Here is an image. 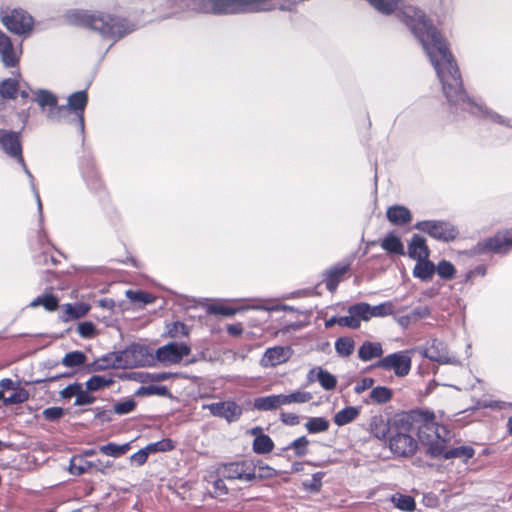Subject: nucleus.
<instances>
[{"mask_svg":"<svg viewBox=\"0 0 512 512\" xmlns=\"http://www.w3.org/2000/svg\"><path fill=\"white\" fill-rule=\"evenodd\" d=\"M366 1L385 16L400 11L403 21L419 40L434 67L452 114L465 117L467 113L512 128V119L505 118L467 96L459 68L446 41L422 10L413 5H405L404 0Z\"/></svg>","mask_w":512,"mask_h":512,"instance_id":"nucleus-1","label":"nucleus"},{"mask_svg":"<svg viewBox=\"0 0 512 512\" xmlns=\"http://www.w3.org/2000/svg\"><path fill=\"white\" fill-rule=\"evenodd\" d=\"M66 23L81 26L111 41L110 47L135 30V25L114 11L70 9L65 12Z\"/></svg>","mask_w":512,"mask_h":512,"instance_id":"nucleus-2","label":"nucleus"},{"mask_svg":"<svg viewBox=\"0 0 512 512\" xmlns=\"http://www.w3.org/2000/svg\"><path fill=\"white\" fill-rule=\"evenodd\" d=\"M415 428L419 440L428 446L427 453L432 457H440L450 437L446 427L436 423L434 414L427 412L423 414L422 423Z\"/></svg>","mask_w":512,"mask_h":512,"instance_id":"nucleus-3","label":"nucleus"},{"mask_svg":"<svg viewBox=\"0 0 512 512\" xmlns=\"http://www.w3.org/2000/svg\"><path fill=\"white\" fill-rule=\"evenodd\" d=\"M416 428L409 423L407 417H402L394 421V429L388 437L389 448L394 455L409 457L416 450L418 443L414 439Z\"/></svg>","mask_w":512,"mask_h":512,"instance_id":"nucleus-4","label":"nucleus"},{"mask_svg":"<svg viewBox=\"0 0 512 512\" xmlns=\"http://www.w3.org/2000/svg\"><path fill=\"white\" fill-rule=\"evenodd\" d=\"M0 148L1 150L11 158L16 159V161L23 168L24 173L30 180L31 190L36 198L38 212L40 215V220L43 219V209L42 202L40 199L39 192L34 183V177L30 170L28 169L25 160L22 155V144L20 140V132L0 129Z\"/></svg>","mask_w":512,"mask_h":512,"instance_id":"nucleus-5","label":"nucleus"},{"mask_svg":"<svg viewBox=\"0 0 512 512\" xmlns=\"http://www.w3.org/2000/svg\"><path fill=\"white\" fill-rule=\"evenodd\" d=\"M87 103L88 95L86 91L74 92L68 96L66 105H60L58 110L50 113L49 121L60 122L66 117V113H74L76 116L75 125L83 133L85 128L84 111Z\"/></svg>","mask_w":512,"mask_h":512,"instance_id":"nucleus-6","label":"nucleus"},{"mask_svg":"<svg viewBox=\"0 0 512 512\" xmlns=\"http://www.w3.org/2000/svg\"><path fill=\"white\" fill-rule=\"evenodd\" d=\"M413 351L441 365H460L458 358L450 353L447 344L437 338L428 340L424 345L414 348Z\"/></svg>","mask_w":512,"mask_h":512,"instance_id":"nucleus-7","label":"nucleus"},{"mask_svg":"<svg viewBox=\"0 0 512 512\" xmlns=\"http://www.w3.org/2000/svg\"><path fill=\"white\" fill-rule=\"evenodd\" d=\"M2 24L12 33L27 36L34 27V19L23 9H13L1 12Z\"/></svg>","mask_w":512,"mask_h":512,"instance_id":"nucleus-8","label":"nucleus"},{"mask_svg":"<svg viewBox=\"0 0 512 512\" xmlns=\"http://www.w3.org/2000/svg\"><path fill=\"white\" fill-rule=\"evenodd\" d=\"M420 232L428 234L431 238L442 242L453 241L457 235L456 227L445 220H423L414 225Z\"/></svg>","mask_w":512,"mask_h":512,"instance_id":"nucleus-9","label":"nucleus"},{"mask_svg":"<svg viewBox=\"0 0 512 512\" xmlns=\"http://www.w3.org/2000/svg\"><path fill=\"white\" fill-rule=\"evenodd\" d=\"M412 359L409 350H403L382 357L376 364V368L385 371H393L397 377H405L410 373Z\"/></svg>","mask_w":512,"mask_h":512,"instance_id":"nucleus-10","label":"nucleus"},{"mask_svg":"<svg viewBox=\"0 0 512 512\" xmlns=\"http://www.w3.org/2000/svg\"><path fill=\"white\" fill-rule=\"evenodd\" d=\"M221 475L229 480L251 482L257 479L256 464L253 461L229 463L223 466Z\"/></svg>","mask_w":512,"mask_h":512,"instance_id":"nucleus-11","label":"nucleus"},{"mask_svg":"<svg viewBox=\"0 0 512 512\" xmlns=\"http://www.w3.org/2000/svg\"><path fill=\"white\" fill-rule=\"evenodd\" d=\"M191 348L185 343L171 342L159 347L155 352L156 359L165 364H178L183 357L188 356Z\"/></svg>","mask_w":512,"mask_h":512,"instance_id":"nucleus-12","label":"nucleus"},{"mask_svg":"<svg viewBox=\"0 0 512 512\" xmlns=\"http://www.w3.org/2000/svg\"><path fill=\"white\" fill-rule=\"evenodd\" d=\"M111 467V461H102L100 459L88 461L82 456H73L70 460L69 471L75 476H80L93 470L105 475Z\"/></svg>","mask_w":512,"mask_h":512,"instance_id":"nucleus-13","label":"nucleus"},{"mask_svg":"<svg viewBox=\"0 0 512 512\" xmlns=\"http://www.w3.org/2000/svg\"><path fill=\"white\" fill-rule=\"evenodd\" d=\"M480 251L506 254L512 250V231H503L478 244Z\"/></svg>","mask_w":512,"mask_h":512,"instance_id":"nucleus-14","label":"nucleus"},{"mask_svg":"<svg viewBox=\"0 0 512 512\" xmlns=\"http://www.w3.org/2000/svg\"><path fill=\"white\" fill-rule=\"evenodd\" d=\"M203 409H208L213 416L226 419L229 423L237 421L242 415V408L233 401H223L204 404Z\"/></svg>","mask_w":512,"mask_h":512,"instance_id":"nucleus-15","label":"nucleus"},{"mask_svg":"<svg viewBox=\"0 0 512 512\" xmlns=\"http://www.w3.org/2000/svg\"><path fill=\"white\" fill-rule=\"evenodd\" d=\"M293 350L289 346H274L267 348L259 364L263 368H272L286 363L292 356Z\"/></svg>","mask_w":512,"mask_h":512,"instance_id":"nucleus-16","label":"nucleus"},{"mask_svg":"<svg viewBox=\"0 0 512 512\" xmlns=\"http://www.w3.org/2000/svg\"><path fill=\"white\" fill-rule=\"evenodd\" d=\"M22 53L21 46L17 49L11 39L0 29V58L6 68L17 66Z\"/></svg>","mask_w":512,"mask_h":512,"instance_id":"nucleus-17","label":"nucleus"},{"mask_svg":"<svg viewBox=\"0 0 512 512\" xmlns=\"http://www.w3.org/2000/svg\"><path fill=\"white\" fill-rule=\"evenodd\" d=\"M360 314L363 315V321H368L373 317H385L393 315L395 312V305L392 301H387L376 306H371L368 303L361 302Z\"/></svg>","mask_w":512,"mask_h":512,"instance_id":"nucleus-18","label":"nucleus"},{"mask_svg":"<svg viewBox=\"0 0 512 512\" xmlns=\"http://www.w3.org/2000/svg\"><path fill=\"white\" fill-rule=\"evenodd\" d=\"M34 96L32 98L33 102H36L43 110L48 107V111L46 114L47 119L49 120V115L51 112L58 110V97L53 94L51 91L46 89H38L33 92Z\"/></svg>","mask_w":512,"mask_h":512,"instance_id":"nucleus-19","label":"nucleus"},{"mask_svg":"<svg viewBox=\"0 0 512 512\" xmlns=\"http://www.w3.org/2000/svg\"><path fill=\"white\" fill-rule=\"evenodd\" d=\"M430 250L424 237L414 234L408 244V256L416 261L428 259Z\"/></svg>","mask_w":512,"mask_h":512,"instance_id":"nucleus-20","label":"nucleus"},{"mask_svg":"<svg viewBox=\"0 0 512 512\" xmlns=\"http://www.w3.org/2000/svg\"><path fill=\"white\" fill-rule=\"evenodd\" d=\"M386 217L388 221L395 226H404L412 220L410 210L402 205H393L388 207Z\"/></svg>","mask_w":512,"mask_h":512,"instance_id":"nucleus-21","label":"nucleus"},{"mask_svg":"<svg viewBox=\"0 0 512 512\" xmlns=\"http://www.w3.org/2000/svg\"><path fill=\"white\" fill-rule=\"evenodd\" d=\"M350 262L339 263L332 267L326 273V288L330 292H334L342 278V276L349 270Z\"/></svg>","mask_w":512,"mask_h":512,"instance_id":"nucleus-22","label":"nucleus"},{"mask_svg":"<svg viewBox=\"0 0 512 512\" xmlns=\"http://www.w3.org/2000/svg\"><path fill=\"white\" fill-rule=\"evenodd\" d=\"M381 248L388 254L405 255L404 244L400 237L390 232L380 242Z\"/></svg>","mask_w":512,"mask_h":512,"instance_id":"nucleus-23","label":"nucleus"},{"mask_svg":"<svg viewBox=\"0 0 512 512\" xmlns=\"http://www.w3.org/2000/svg\"><path fill=\"white\" fill-rule=\"evenodd\" d=\"M359 303L348 308V315L339 317V326L357 329L360 327L363 315L360 314Z\"/></svg>","mask_w":512,"mask_h":512,"instance_id":"nucleus-24","label":"nucleus"},{"mask_svg":"<svg viewBox=\"0 0 512 512\" xmlns=\"http://www.w3.org/2000/svg\"><path fill=\"white\" fill-rule=\"evenodd\" d=\"M382 354L383 349L379 342L365 341L358 350V357L364 362L380 358Z\"/></svg>","mask_w":512,"mask_h":512,"instance_id":"nucleus-25","label":"nucleus"},{"mask_svg":"<svg viewBox=\"0 0 512 512\" xmlns=\"http://www.w3.org/2000/svg\"><path fill=\"white\" fill-rule=\"evenodd\" d=\"M435 274V265L428 259L418 260L413 269V276L422 281H430Z\"/></svg>","mask_w":512,"mask_h":512,"instance_id":"nucleus-26","label":"nucleus"},{"mask_svg":"<svg viewBox=\"0 0 512 512\" xmlns=\"http://www.w3.org/2000/svg\"><path fill=\"white\" fill-rule=\"evenodd\" d=\"M90 310V306L85 303L66 304L64 306V312L62 320L68 322L73 319H79L84 317Z\"/></svg>","mask_w":512,"mask_h":512,"instance_id":"nucleus-27","label":"nucleus"},{"mask_svg":"<svg viewBox=\"0 0 512 512\" xmlns=\"http://www.w3.org/2000/svg\"><path fill=\"white\" fill-rule=\"evenodd\" d=\"M392 429H394V424L389 426L382 417H376L371 422V431L379 440L388 439Z\"/></svg>","mask_w":512,"mask_h":512,"instance_id":"nucleus-28","label":"nucleus"},{"mask_svg":"<svg viewBox=\"0 0 512 512\" xmlns=\"http://www.w3.org/2000/svg\"><path fill=\"white\" fill-rule=\"evenodd\" d=\"M130 448L131 444L129 442L121 445L109 442L105 445H101L99 447V452L106 456L118 458L126 454L130 450Z\"/></svg>","mask_w":512,"mask_h":512,"instance_id":"nucleus-29","label":"nucleus"},{"mask_svg":"<svg viewBox=\"0 0 512 512\" xmlns=\"http://www.w3.org/2000/svg\"><path fill=\"white\" fill-rule=\"evenodd\" d=\"M359 415V409L354 406L345 407L344 409L338 411L334 416V423L337 426H344L353 420H355Z\"/></svg>","mask_w":512,"mask_h":512,"instance_id":"nucleus-30","label":"nucleus"},{"mask_svg":"<svg viewBox=\"0 0 512 512\" xmlns=\"http://www.w3.org/2000/svg\"><path fill=\"white\" fill-rule=\"evenodd\" d=\"M58 298L53 294H44L36 297L29 304V307L36 308L43 306L47 311H55L58 307Z\"/></svg>","mask_w":512,"mask_h":512,"instance_id":"nucleus-31","label":"nucleus"},{"mask_svg":"<svg viewBox=\"0 0 512 512\" xmlns=\"http://www.w3.org/2000/svg\"><path fill=\"white\" fill-rule=\"evenodd\" d=\"M113 383L114 380L109 375H93L86 381V389L88 391H98L109 387Z\"/></svg>","mask_w":512,"mask_h":512,"instance_id":"nucleus-32","label":"nucleus"},{"mask_svg":"<svg viewBox=\"0 0 512 512\" xmlns=\"http://www.w3.org/2000/svg\"><path fill=\"white\" fill-rule=\"evenodd\" d=\"M274 443L266 434H259L253 441V450L257 454H266L273 450Z\"/></svg>","mask_w":512,"mask_h":512,"instance_id":"nucleus-33","label":"nucleus"},{"mask_svg":"<svg viewBox=\"0 0 512 512\" xmlns=\"http://www.w3.org/2000/svg\"><path fill=\"white\" fill-rule=\"evenodd\" d=\"M253 406L258 411H272L278 409L277 395L258 397L254 400Z\"/></svg>","mask_w":512,"mask_h":512,"instance_id":"nucleus-34","label":"nucleus"},{"mask_svg":"<svg viewBox=\"0 0 512 512\" xmlns=\"http://www.w3.org/2000/svg\"><path fill=\"white\" fill-rule=\"evenodd\" d=\"M19 89V82L16 78H8L0 83V95L3 98L15 99Z\"/></svg>","mask_w":512,"mask_h":512,"instance_id":"nucleus-35","label":"nucleus"},{"mask_svg":"<svg viewBox=\"0 0 512 512\" xmlns=\"http://www.w3.org/2000/svg\"><path fill=\"white\" fill-rule=\"evenodd\" d=\"M474 455V449L469 446H460L453 449L446 450L444 448V452L441 455L445 459L451 458H462L463 460H468Z\"/></svg>","mask_w":512,"mask_h":512,"instance_id":"nucleus-36","label":"nucleus"},{"mask_svg":"<svg viewBox=\"0 0 512 512\" xmlns=\"http://www.w3.org/2000/svg\"><path fill=\"white\" fill-rule=\"evenodd\" d=\"M329 426V421L323 417H311L305 423V428L310 434L325 432Z\"/></svg>","mask_w":512,"mask_h":512,"instance_id":"nucleus-37","label":"nucleus"},{"mask_svg":"<svg viewBox=\"0 0 512 512\" xmlns=\"http://www.w3.org/2000/svg\"><path fill=\"white\" fill-rule=\"evenodd\" d=\"M87 357L81 351H71L65 354L61 363L68 368H74L86 363Z\"/></svg>","mask_w":512,"mask_h":512,"instance_id":"nucleus-38","label":"nucleus"},{"mask_svg":"<svg viewBox=\"0 0 512 512\" xmlns=\"http://www.w3.org/2000/svg\"><path fill=\"white\" fill-rule=\"evenodd\" d=\"M393 392L385 386H377L370 392V399L377 404H384L391 400Z\"/></svg>","mask_w":512,"mask_h":512,"instance_id":"nucleus-39","label":"nucleus"},{"mask_svg":"<svg viewBox=\"0 0 512 512\" xmlns=\"http://www.w3.org/2000/svg\"><path fill=\"white\" fill-rule=\"evenodd\" d=\"M316 379L325 390H333L337 385L336 377L321 367H318Z\"/></svg>","mask_w":512,"mask_h":512,"instance_id":"nucleus-40","label":"nucleus"},{"mask_svg":"<svg viewBox=\"0 0 512 512\" xmlns=\"http://www.w3.org/2000/svg\"><path fill=\"white\" fill-rule=\"evenodd\" d=\"M354 347L355 343L353 339L349 337L338 338L335 342L336 352L343 357L350 356L354 351Z\"/></svg>","mask_w":512,"mask_h":512,"instance_id":"nucleus-41","label":"nucleus"},{"mask_svg":"<svg viewBox=\"0 0 512 512\" xmlns=\"http://www.w3.org/2000/svg\"><path fill=\"white\" fill-rule=\"evenodd\" d=\"M435 272L440 278L444 280H451L456 274V269L450 261L441 260L438 262L437 266H435Z\"/></svg>","mask_w":512,"mask_h":512,"instance_id":"nucleus-42","label":"nucleus"},{"mask_svg":"<svg viewBox=\"0 0 512 512\" xmlns=\"http://www.w3.org/2000/svg\"><path fill=\"white\" fill-rule=\"evenodd\" d=\"M174 448V443L171 439L165 438L157 442L149 443L145 446L146 451L149 455L158 452H168Z\"/></svg>","mask_w":512,"mask_h":512,"instance_id":"nucleus-43","label":"nucleus"},{"mask_svg":"<svg viewBox=\"0 0 512 512\" xmlns=\"http://www.w3.org/2000/svg\"><path fill=\"white\" fill-rule=\"evenodd\" d=\"M125 294H126V297L132 303H139L141 305H147V304H152L155 301L154 296H152L149 293L142 292V291L127 290Z\"/></svg>","mask_w":512,"mask_h":512,"instance_id":"nucleus-44","label":"nucleus"},{"mask_svg":"<svg viewBox=\"0 0 512 512\" xmlns=\"http://www.w3.org/2000/svg\"><path fill=\"white\" fill-rule=\"evenodd\" d=\"M394 505L403 511H413L415 509V501L411 496L397 494L392 496Z\"/></svg>","mask_w":512,"mask_h":512,"instance_id":"nucleus-45","label":"nucleus"},{"mask_svg":"<svg viewBox=\"0 0 512 512\" xmlns=\"http://www.w3.org/2000/svg\"><path fill=\"white\" fill-rule=\"evenodd\" d=\"M309 443L305 436H301L291 442L288 448L293 449L296 456L302 457L307 454Z\"/></svg>","mask_w":512,"mask_h":512,"instance_id":"nucleus-46","label":"nucleus"},{"mask_svg":"<svg viewBox=\"0 0 512 512\" xmlns=\"http://www.w3.org/2000/svg\"><path fill=\"white\" fill-rule=\"evenodd\" d=\"M168 334L171 338H180L187 336L189 333L188 327L180 321L173 322L167 326Z\"/></svg>","mask_w":512,"mask_h":512,"instance_id":"nucleus-47","label":"nucleus"},{"mask_svg":"<svg viewBox=\"0 0 512 512\" xmlns=\"http://www.w3.org/2000/svg\"><path fill=\"white\" fill-rule=\"evenodd\" d=\"M135 408L136 401L134 399H126L124 401L115 403L113 406V411L118 415H125L131 413Z\"/></svg>","mask_w":512,"mask_h":512,"instance_id":"nucleus-48","label":"nucleus"},{"mask_svg":"<svg viewBox=\"0 0 512 512\" xmlns=\"http://www.w3.org/2000/svg\"><path fill=\"white\" fill-rule=\"evenodd\" d=\"M238 309L227 307L220 304H211L207 307V312L209 314L214 315H222V316H234L237 313Z\"/></svg>","mask_w":512,"mask_h":512,"instance_id":"nucleus-49","label":"nucleus"},{"mask_svg":"<svg viewBox=\"0 0 512 512\" xmlns=\"http://www.w3.org/2000/svg\"><path fill=\"white\" fill-rule=\"evenodd\" d=\"M77 332L82 338L90 339L96 335V326L90 321L81 322L77 326Z\"/></svg>","mask_w":512,"mask_h":512,"instance_id":"nucleus-50","label":"nucleus"},{"mask_svg":"<svg viewBox=\"0 0 512 512\" xmlns=\"http://www.w3.org/2000/svg\"><path fill=\"white\" fill-rule=\"evenodd\" d=\"M29 394L25 389H18L9 397L4 398L5 405L20 404L27 401Z\"/></svg>","mask_w":512,"mask_h":512,"instance_id":"nucleus-51","label":"nucleus"},{"mask_svg":"<svg viewBox=\"0 0 512 512\" xmlns=\"http://www.w3.org/2000/svg\"><path fill=\"white\" fill-rule=\"evenodd\" d=\"M168 394V390L165 386H141L138 391L137 395H160V396H166Z\"/></svg>","mask_w":512,"mask_h":512,"instance_id":"nucleus-52","label":"nucleus"},{"mask_svg":"<svg viewBox=\"0 0 512 512\" xmlns=\"http://www.w3.org/2000/svg\"><path fill=\"white\" fill-rule=\"evenodd\" d=\"M291 404H304L309 402L313 396L308 391L296 390L288 394Z\"/></svg>","mask_w":512,"mask_h":512,"instance_id":"nucleus-53","label":"nucleus"},{"mask_svg":"<svg viewBox=\"0 0 512 512\" xmlns=\"http://www.w3.org/2000/svg\"><path fill=\"white\" fill-rule=\"evenodd\" d=\"M323 473L317 472L312 475V478L303 483L304 487L311 492H318L322 486Z\"/></svg>","mask_w":512,"mask_h":512,"instance_id":"nucleus-54","label":"nucleus"},{"mask_svg":"<svg viewBox=\"0 0 512 512\" xmlns=\"http://www.w3.org/2000/svg\"><path fill=\"white\" fill-rule=\"evenodd\" d=\"M95 398L91 396L87 391H84L82 386L79 389V392L76 395L75 399V406H83V405H89L94 402Z\"/></svg>","mask_w":512,"mask_h":512,"instance_id":"nucleus-55","label":"nucleus"},{"mask_svg":"<svg viewBox=\"0 0 512 512\" xmlns=\"http://www.w3.org/2000/svg\"><path fill=\"white\" fill-rule=\"evenodd\" d=\"M42 414L46 420L56 421L63 416L64 410L61 407H49L44 409Z\"/></svg>","mask_w":512,"mask_h":512,"instance_id":"nucleus-56","label":"nucleus"},{"mask_svg":"<svg viewBox=\"0 0 512 512\" xmlns=\"http://www.w3.org/2000/svg\"><path fill=\"white\" fill-rule=\"evenodd\" d=\"M256 475L257 479L271 478L276 475V471L271 467L258 462V465H256Z\"/></svg>","mask_w":512,"mask_h":512,"instance_id":"nucleus-57","label":"nucleus"},{"mask_svg":"<svg viewBox=\"0 0 512 512\" xmlns=\"http://www.w3.org/2000/svg\"><path fill=\"white\" fill-rule=\"evenodd\" d=\"M148 457H149V454L144 447V448L138 450L137 452H135L134 454H132L130 456V461L137 466H142L146 463Z\"/></svg>","mask_w":512,"mask_h":512,"instance_id":"nucleus-58","label":"nucleus"},{"mask_svg":"<svg viewBox=\"0 0 512 512\" xmlns=\"http://www.w3.org/2000/svg\"><path fill=\"white\" fill-rule=\"evenodd\" d=\"M81 385L82 384H80V383H73V384L68 385L67 387H65L64 389H62L60 391V396L63 399H70L73 396L76 397Z\"/></svg>","mask_w":512,"mask_h":512,"instance_id":"nucleus-59","label":"nucleus"},{"mask_svg":"<svg viewBox=\"0 0 512 512\" xmlns=\"http://www.w3.org/2000/svg\"><path fill=\"white\" fill-rule=\"evenodd\" d=\"M228 494V488L223 479H217L213 483V495L222 497Z\"/></svg>","mask_w":512,"mask_h":512,"instance_id":"nucleus-60","label":"nucleus"},{"mask_svg":"<svg viewBox=\"0 0 512 512\" xmlns=\"http://www.w3.org/2000/svg\"><path fill=\"white\" fill-rule=\"evenodd\" d=\"M430 313H431V311L428 306H419V307L414 308L410 314H411V317L413 318V320L417 321L419 319L428 317L430 315Z\"/></svg>","mask_w":512,"mask_h":512,"instance_id":"nucleus-61","label":"nucleus"},{"mask_svg":"<svg viewBox=\"0 0 512 512\" xmlns=\"http://www.w3.org/2000/svg\"><path fill=\"white\" fill-rule=\"evenodd\" d=\"M280 419L284 424L290 426L298 425L300 422L299 416L291 412H282Z\"/></svg>","mask_w":512,"mask_h":512,"instance_id":"nucleus-62","label":"nucleus"},{"mask_svg":"<svg viewBox=\"0 0 512 512\" xmlns=\"http://www.w3.org/2000/svg\"><path fill=\"white\" fill-rule=\"evenodd\" d=\"M374 384V380L372 378H363L361 379L354 387V391L357 394H361L367 389L371 388Z\"/></svg>","mask_w":512,"mask_h":512,"instance_id":"nucleus-63","label":"nucleus"},{"mask_svg":"<svg viewBox=\"0 0 512 512\" xmlns=\"http://www.w3.org/2000/svg\"><path fill=\"white\" fill-rule=\"evenodd\" d=\"M247 309H254V310H264V311H286L289 308L285 305H275V306H266V305H253L247 307Z\"/></svg>","mask_w":512,"mask_h":512,"instance_id":"nucleus-64","label":"nucleus"}]
</instances>
